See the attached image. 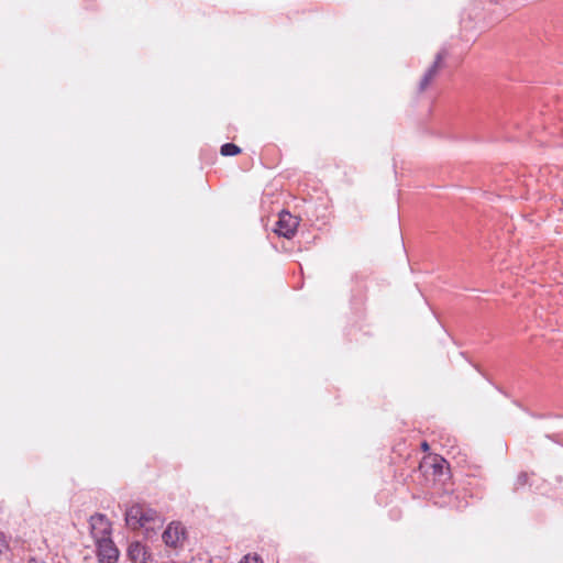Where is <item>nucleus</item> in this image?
<instances>
[{
  "label": "nucleus",
  "instance_id": "obj_1",
  "mask_svg": "<svg viewBox=\"0 0 563 563\" xmlns=\"http://www.w3.org/2000/svg\"><path fill=\"white\" fill-rule=\"evenodd\" d=\"M125 523L132 530L145 528L148 523H162L158 512L145 504H133L125 509Z\"/></svg>",
  "mask_w": 563,
  "mask_h": 563
},
{
  "label": "nucleus",
  "instance_id": "obj_2",
  "mask_svg": "<svg viewBox=\"0 0 563 563\" xmlns=\"http://www.w3.org/2000/svg\"><path fill=\"white\" fill-rule=\"evenodd\" d=\"M298 225V218L294 217L289 211L283 210L278 214L274 232L285 239H291L296 234Z\"/></svg>",
  "mask_w": 563,
  "mask_h": 563
},
{
  "label": "nucleus",
  "instance_id": "obj_3",
  "mask_svg": "<svg viewBox=\"0 0 563 563\" xmlns=\"http://www.w3.org/2000/svg\"><path fill=\"white\" fill-rule=\"evenodd\" d=\"M97 555L101 563H117L119 559V550L110 536L99 538L97 540Z\"/></svg>",
  "mask_w": 563,
  "mask_h": 563
},
{
  "label": "nucleus",
  "instance_id": "obj_4",
  "mask_svg": "<svg viewBox=\"0 0 563 563\" xmlns=\"http://www.w3.org/2000/svg\"><path fill=\"white\" fill-rule=\"evenodd\" d=\"M186 538V529L178 521L170 522L162 534V539L167 547L177 548L183 544Z\"/></svg>",
  "mask_w": 563,
  "mask_h": 563
},
{
  "label": "nucleus",
  "instance_id": "obj_5",
  "mask_svg": "<svg viewBox=\"0 0 563 563\" xmlns=\"http://www.w3.org/2000/svg\"><path fill=\"white\" fill-rule=\"evenodd\" d=\"M90 527L96 541L111 533V525L106 515L102 514H95L90 517Z\"/></svg>",
  "mask_w": 563,
  "mask_h": 563
},
{
  "label": "nucleus",
  "instance_id": "obj_6",
  "mask_svg": "<svg viewBox=\"0 0 563 563\" xmlns=\"http://www.w3.org/2000/svg\"><path fill=\"white\" fill-rule=\"evenodd\" d=\"M433 474L440 479L445 481L449 477V465L443 457H434L432 463Z\"/></svg>",
  "mask_w": 563,
  "mask_h": 563
},
{
  "label": "nucleus",
  "instance_id": "obj_7",
  "mask_svg": "<svg viewBox=\"0 0 563 563\" xmlns=\"http://www.w3.org/2000/svg\"><path fill=\"white\" fill-rule=\"evenodd\" d=\"M144 554H145V548L141 542L135 541V542L130 543V545L128 548V555L133 562H136Z\"/></svg>",
  "mask_w": 563,
  "mask_h": 563
},
{
  "label": "nucleus",
  "instance_id": "obj_8",
  "mask_svg": "<svg viewBox=\"0 0 563 563\" xmlns=\"http://www.w3.org/2000/svg\"><path fill=\"white\" fill-rule=\"evenodd\" d=\"M220 153L222 156H234L241 153V148L236 144L228 142L220 147Z\"/></svg>",
  "mask_w": 563,
  "mask_h": 563
},
{
  "label": "nucleus",
  "instance_id": "obj_9",
  "mask_svg": "<svg viewBox=\"0 0 563 563\" xmlns=\"http://www.w3.org/2000/svg\"><path fill=\"white\" fill-rule=\"evenodd\" d=\"M445 56H446V51L445 49L440 51L435 56V60L433 62V64L431 66H429V68L427 70L433 71V70H438L441 67H450V65L442 64V60L444 59Z\"/></svg>",
  "mask_w": 563,
  "mask_h": 563
},
{
  "label": "nucleus",
  "instance_id": "obj_10",
  "mask_svg": "<svg viewBox=\"0 0 563 563\" xmlns=\"http://www.w3.org/2000/svg\"><path fill=\"white\" fill-rule=\"evenodd\" d=\"M438 73H426L419 82V91H423L434 80Z\"/></svg>",
  "mask_w": 563,
  "mask_h": 563
},
{
  "label": "nucleus",
  "instance_id": "obj_11",
  "mask_svg": "<svg viewBox=\"0 0 563 563\" xmlns=\"http://www.w3.org/2000/svg\"><path fill=\"white\" fill-rule=\"evenodd\" d=\"M9 539L4 532L0 531V554L9 550Z\"/></svg>",
  "mask_w": 563,
  "mask_h": 563
},
{
  "label": "nucleus",
  "instance_id": "obj_12",
  "mask_svg": "<svg viewBox=\"0 0 563 563\" xmlns=\"http://www.w3.org/2000/svg\"><path fill=\"white\" fill-rule=\"evenodd\" d=\"M528 483V474L525 472L519 473L516 479V489L520 486H525Z\"/></svg>",
  "mask_w": 563,
  "mask_h": 563
},
{
  "label": "nucleus",
  "instance_id": "obj_13",
  "mask_svg": "<svg viewBox=\"0 0 563 563\" xmlns=\"http://www.w3.org/2000/svg\"><path fill=\"white\" fill-rule=\"evenodd\" d=\"M240 563H262V560L257 555L251 556L250 554H247L243 558V560Z\"/></svg>",
  "mask_w": 563,
  "mask_h": 563
},
{
  "label": "nucleus",
  "instance_id": "obj_14",
  "mask_svg": "<svg viewBox=\"0 0 563 563\" xmlns=\"http://www.w3.org/2000/svg\"><path fill=\"white\" fill-rule=\"evenodd\" d=\"M421 449H422L423 451H428V450H429V444H428V442L423 441V442L421 443Z\"/></svg>",
  "mask_w": 563,
  "mask_h": 563
},
{
  "label": "nucleus",
  "instance_id": "obj_15",
  "mask_svg": "<svg viewBox=\"0 0 563 563\" xmlns=\"http://www.w3.org/2000/svg\"><path fill=\"white\" fill-rule=\"evenodd\" d=\"M530 415H531V417H533V418H543V417H544L543 415H536V413H530Z\"/></svg>",
  "mask_w": 563,
  "mask_h": 563
}]
</instances>
